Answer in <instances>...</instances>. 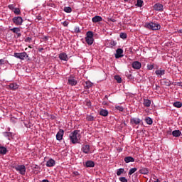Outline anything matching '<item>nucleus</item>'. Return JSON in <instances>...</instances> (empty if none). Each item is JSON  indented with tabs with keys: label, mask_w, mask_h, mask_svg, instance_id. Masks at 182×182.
<instances>
[{
	"label": "nucleus",
	"mask_w": 182,
	"mask_h": 182,
	"mask_svg": "<svg viewBox=\"0 0 182 182\" xmlns=\"http://www.w3.org/2000/svg\"><path fill=\"white\" fill-rule=\"evenodd\" d=\"M145 28L149 29V31H159L161 28V26L159 23L150 22L145 23Z\"/></svg>",
	"instance_id": "f257e3e1"
},
{
	"label": "nucleus",
	"mask_w": 182,
	"mask_h": 182,
	"mask_svg": "<svg viewBox=\"0 0 182 182\" xmlns=\"http://www.w3.org/2000/svg\"><path fill=\"white\" fill-rule=\"evenodd\" d=\"M70 139L71 140V143L73 144L79 143V132L77 130H75L73 132L70 133Z\"/></svg>",
	"instance_id": "f03ea898"
},
{
	"label": "nucleus",
	"mask_w": 182,
	"mask_h": 182,
	"mask_svg": "<svg viewBox=\"0 0 182 182\" xmlns=\"http://www.w3.org/2000/svg\"><path fill=\"white\" fill-rule=\"evenodd\" d=\"M14 56L15 58H17V59H20L21 60H25V59H28V58H29V55H28V53H26V52L15 53Z\"/></svg>",
	"instance_id": "7ed1b4c3"
},
{
	"label": "nucleus",
	"mask_w": 182,
	"mask_h": 182,
	"mask_svg": "<svg viewBox=\"0 0 182 182\" xmlns=\"http://www.w3.org/2000/svg\"><path fill=\"white\" fill-rule=\"evenodd\" d=\"M68 85L70 86H76V85H77V80L73 75H71L70 77H68Z\"/></svg>",
	"instance_id": "20e7f679"
},
{
	"label": "nucleus",
	"mask_w": 182,
	"mask_h": 182,
	"mask_svg": "<svg viewBox=\"0 0 182 182\" xmlns=\"http://www.w3.org/2000/svg\"><path fill=\"white\" fill-rule=\"evenodd\" d=\"M14 168L16 170V171H18L20 174L25 176V173H26V168L25 167V165H18L15 166Z\"/></svg>",
	"instance_id": "39448f33"
},
{
	"label": "nucleus",
	"mask_w": 182,
	"mask_h": 182,
	"mask_svg": "<svg viewBox=\"0 0 182 182\" xmlns=\"http://www.w3.org/2000/svg\"><path fill=\"white\" fill-rule=\"evenodd\" d=\"M117 45V43L113 40H107L105 42V46L107 48H114Z\"/></svg>",
	"instance_id": "423d86ee"
},
{
	"label": "nucleus",
	"mask_w": 182,
	"mask_h": 182,
	"mask_svg": "<svg viewBox=\"0 0 182 182\" xmlns=\"http://www.w3.org/2000/svg\"><path fill=\"white\" fill-rule=\"evenodd\" d=\"M13 22L14 23H15V25H17V26L22 25V22H23V19H22V17L21 16L14 17L13 18Z\"/></svg>",
	"instance_id": "0eeeda50"
},
{
	"label": "nucleus",
	"mask_w": 182,
	"mask_h": 182,
	"mask_svg": "<svg viewBox=\"0 0 182 182\" xmlns=\"http://www.w3.org/2000/svg\"><path fill=\"white\" fill-rule=\"evenodd\" d=\"M65 134V131L62 129L59 130V132L56 134V139L58 141H60L62 139H63V134Z\"/></svg>",
	"instance_id": "6e6552de"
},
{
	"label": "nucleus",
	"mask_w": 182,
	"mask_h": 182,
	"mask_svg": "<svg viewBox=\"0 0 182 182\" xmlns=\"http://www.w3.org/2000/svg\"><path fill=\"white\" fill-rule=\"evenodd\" d=\"M123 49L117 48L116 50L115 58L119 59V58H123Z\"/></svg>",
	"instance_id": "1a4fd4ad"
},
{
	"label": "nucleus",
	"mask_w": 182,
	"mask_h": 182,
	"mask_svg": "<svg viewBox=\"0 0 182 182\" xmlns=\"http://www.w3.org/2000/svg\"><path fill=\"white\" fill-rule=\"evenodd\" d=\"M132 68H133V69L139 70V69L141 68V63L139 61H134L132 63Z\"/></svg>",
	"instance_id": "9d476101"
},
{
	"label": "nucleus",
	"mask_w": 182,
	"mask_h": 182,
	"mask_svg": "<svg viewBox=\"0 0 182 182\" xmlns=\"http://www.w3.org/2000/svg\"><path fill=\"white\" fill-rule=\"evenodd\" d=\"M163 8H164L163 4L160 3H156L154 6V11H158L159 12H161V11H163Z\"/></svg>",
	"instance_id": "9b49d317"
},
{
	"label": "nucleus",
	"mask_w": 182,
	"mask_h": 182,
	"mask_svg": "<svg viewBox=\"0 0 182 182\" xmlns=\"http://www.w3.org/2000/svg\"><path fill=\"white\" fill-rule=\"evenodd\" d=\"M81 150L85 154H89V152L90 151V146L84 145V146H82Z\"/></svg>",
	"instance_id": "f8f14e48"
},
{
	"label": "nucleus",
	"mask_w": 182,
	"mask_h": 182,
	"mask_svg": "<svg viewBox=\"0 0 182 182\" xmlns=\"http://www.w3.org/2000/svg\"><path fill=\"white\" fill-rule=\"evenodd\" d=\"M102 21H103V18H102V16H95L92 18V21L94 23H97V22H102Z\"/></svg>",
	"instance_id": "ddd939ff"
},
{
	"label": "nucleus",
	"mask_w": 182,
	"mask_h": 182,
	"mask_svg": "<svg viewBox=\"0 0 182 182\" xmlns=\"http://www.w3.org/2000/svg\"><path fill=\"white\" fill-rule=\"evenodd\" d=\"M59 58L60 60H65V62H68L69 60V58H68V55L65 53H62L59 55Z\"/></svg>",
	"instance_id": "4468645a"
},
{
	"label": "nucleus",
	"mask_w": 182,
	"mask_h": 182,
	"mask_svg": "<svg viewBox=\"0 0 182 182\" xmlns=\"http://www.w3.org/2000/svg\"><path fill=\"white\" fill-rule=\"evenodd\" d=\"M55 164H56V162L53 159H49L46 162V166L47 167H53V166H55Z\"/></svg>",
	"instance_id": "2eb2a0df"
},
{
	"label": "nucleus",
	"mask_w": 182,
	"mask_h": 182,
	"mask_svg": "<svg viewBox=\"0 0 182 182\" xmlns=\"http://www.w3.org/2000/svg\"><path fill=\"white\" fill-rule=\"evenodd\" d=\"M143 105L145 106V107H150L151 101L149 99H144Z\"/></svg>",
	"instance_id": "dca6fc26"
},
{
	"label": "nucleus",
	"mask_w": 182,
	"mask_h": 182,
	"mask_svg": "<svg viewBox=\"0 0 182 182\" xmlns=\"http://www.w3.org/2000/svg\"><path fill=\"white\" fill-rule=\"evenodd\" d=\"M8 153V149L5 146H0V154L5 156Z\"/></svg>",
	"instance_id": "f3484780"
},
{
	"label": "nucleus",
	"mask_w": 182,
	"mask_h": 182,
	"mask_svg": "<svg viewBox=\"0 0 182 182\" xmlns=\"http://www.w3.org/2000/svg\"><path fill=\"white\" fill-rule=\"evenodd\" d=\"M124 161H125V163H134V158H133L132 156H126L124 159Z\"/></svg>",
	"instance_id": "a211bd4d"
},
{
	"label": "nucleus",
	"mask_w": 182,
	"mask_h": 182,
	"mask_svg": "<svg viewBox=\"0 0 182 182\" xmlns=\"http://www.w3.org/2000/svg\"><path fill=\"white\" fill-rule=\"evenodd\" d=\"M131 123H134V124H140V123H141V119L139 118H132L131 119Z\"/></svg>",
	"instance_id": "6ab92c4d"
},
{
	"label": "nucleus",
	"mask_w": 182,
	"mask_h": 182,
	"mask_svg": "<svg viewBox=\"0 0 182 182\" xmlns=\"http://www.w3.org/2000/svg\"><path fill=\"white\" fill-rule=\"evenodd\" d=\"M156 75V76H163V75H165L166 70H156L155 71Z\"/></svg>",
	"instance_id": "aec40b11"
},
{
	"label": "nucleus",
	"mask_w": 182,
	"mask_h": 182,
	"mask_svg": "<svg viewBox=\"0 0 182 182\" xmlns=\"http://www.w3.org/2000/svg\"><path fill=\"white\" fill-rule=\"evenodd\" d=\"M100 116H103L104 117H106L109 116V111L107 109H101L100 112Z\"/></svg>",
	"instance_id": "412c9836"
},
{
	"label": "nucleus",
	"mask_w": 182,
	"mask_h": 182,
	"mask_svg": "<svg viewBox=\"0 0 182 182\" xmlns=\"http://www.w3.org/2000/svg\"><path fill=\"white\" fill-rule=\"evenodd\" d=\"M173 137H180L181 136V132L180 130H174L172 132Z\"/></svg>",
	"instance_id": "4be33fe9"
},
{
	"label": "nucleus",
	"mask_w": 182,
	"mask_h": 182,
	"mask_svg": "<svg viewBox=\"0 0 182 182\" xmlns=\"http://www.w3.org/2000/svg\"><path fill=\"white\" fill-rule=\"evenodd\" d=\"M92 86H93V83H92V82H90V81H86L84 83V87H85V89H90V87H92Z\"/></svg>",
	"instance_id": "5701e85b"
},
{
	"label": "nucleus",
	"mask_w": 182,
	"mask_h": 182,
	"mask_svg": "<svg viewBox=\"0 0 182 182\" xmlns=\"http://www.w3.org/2000/svg\"><path fill=\"white\" fill-rule=\"evenodd\" d=\"M9 86L11 90H16V89H18V87H19V85L16 83H11Z\"/></svg>",
	"instance_id": "b1692460"
},
{
	"label": "nucleus",
	"mask_w": 182,
	"mask_h": 182,
	"mask_svg": "<svg viewBox=\"0 0 182 182\" xmlns=\"http://www.w3.org/2000/svg\"><path fill=\"white\" fill-rule=\"evenodd\" d=\"M85 41L87 45H93V42H95V39L93 38L85 37Z\"/></svg>",
	"instance_id": "393cba45"
},
{
	"label": "nucleus",
	"mask_w": 182,
	"mask_h": 182,
	"mask_svg": "<svg viewBox=\"0 0 182 182\" xmlns=\"http://www.w3.org/2000/svg\"><path fill=\"white\" fill-rule=\"evenodd\" d=\"M85 166L86 167H95V162H93L92 161H87V162H85Z\"/></svg>",
	"instance_id": "a878e982"
},
{
	"label": "nucleus",
	"mask_w": 182,
	"mask_h": 182,
	"mask_svg": "<svg viewBox=\"0 0 182 182\" xmlns=\"http://www.w3.org/2000/svg\"><path fill=\"white\" fill-rule=\"evenodd\" d=\"M145 122H146V124H149V125L153 124V119L151 118H150V117H146L145 118Z\"/></svg>",
	"instance_id": "bb28decb"
},
{
	"label": "nucleus",
	"mask_w": 182,
	"mask_h": 182,
	"mask_svg": "<svg viewBox=\"0 0 182 182\" xmlns=\"http://www.w3.org/2000/svg\"><path fill=\"white\" fill-rule=\"evenodd\" d=\"M140 174H149V169L147 168H142L139 170Z\"/></svg>",
	"instance_id": "cd10ccee"
},
{
	"label": "nucleus",
	"mask_w": 182,
	"mask_h": 182,
	"mask_svg": "<svg viewBox=\"0 0 182 182\" xmlns=\"http://www.w3.org/2000/svg\"><path fill=\"white\" fill-rule=\"evenodd\" d=\"M162 83L165 86H171V82L168 80H164Z\"/></svg>",
	"instance_id": "c85d7f7f"
},
{
	"label": "nucleus",
	"mask_w": 182,
	"mask_h": 182,
	"mask_svg": "<svg viewBox=\"0 0 182 182\" xmlns=\"http://www.w3.org/2000/svg\"><path fill=\"white\" fill-rule=\"evenodd\" d=\"M174 107H177L178 109H180V107H182V103L181 102H176L173 103Z\"/></svg>",
	"instance_id": "c756f323"
},
{
	"label": "nucleus",
	"mask_w": 182,
	"mask_h": 182,
	"mask_svg": "<svg viewBox=\"0 0 182 182\" xmlns=\"http://www.w3.org/2000/svg\"><path fill=\"white\" fill-rule=\"evenodd\" d=\"M125 76H126L127 77H128L129 79H130V80L134 79L133 75H132V73H130V71L126 72V73H125Z\"/></svg>",
	"instance_id": "7c9ffc66"
},
{
	"label": "nucleus",
	"mask_w": 182,
	"mask_h": 182,
	"mask_svg": "<svg viewBox=\"0 0 182 182\" xmlns=\"http://www.w3.org/2000/svg\"><path fill=\"white\" fill-rule=\"evenodd\" d=\"M124 173V168H119L117 171V176H122Z\"/></svg>",
	"instance_id": "2f4dec72"
},
{
	"label": "nucleus",
	"mask_w": 182,
	"mask_h": 182,
	"mask_svg": "<svg viewBox=\"0 0 182 182\" xmlns=\"http://www.w3.org/2000/svg\"><path fill=\"white\" fill-rule=\"evenodd\" d=\"M11 32H14V33H18L21 32V28H13L11 29Z\"/></svg>",
	"instance_id": "473e14b6"
},
{
	"label": "nucleus",
	"mask_w": 182,
	"mask_h": 182,
	"mask_svg": "<svg viewBox=\"0 0 182 182\" xmlns=\"http://www.w3.org/2000/svg\"><path fill=\"white\" fill-rule=\"evenodd\" d=\"M137 171V168H132L129 171V175L132 176V174H134V173H136Z\"/></svg>",
	"instance_id": "72a5a7b5"
},
{
	"label": "nucleus",
	"mask_w": 182,
	"mask_h": 182,
	"mask_svg": "<svg viewBox=\"0 0 182 182\" xmlns=\"http://www.w3.org/2000/svg\"><path fill=\"white\" fill-rule=\"evenodd\" d=\"M3 134H4V137H8L9 139L10 137H12V133H11V132H4Z\"/></svg>",
	"instance_id": "f704fd0d"
},
{
	"label": "nucleus",
	"mask_w": 182,
	"mask_h": 182,
	"mask_svg": "<svg viewBox=\"0 0 182 182\" xmlns=\"http://www.w3.org/2000/svg\"><path fill=\"white\" fill-rule=\"evenodd\" d=\"M136 6L141 8V6H143V0H137Z\"/></svg>",
	"instance_id": "c9c22d12"
},
{
	"label": "nucleus",
	"mask_w": 182,
	"mask_h": 182,
	"mask_svg": "<svg viewBox=\"0 0 182 182\" xmlns=\"http://www.w3.org/2000/svg\"><path fill=\"white\" fill-rule=\"evenodd\" d=\"M85 38H93V32L92 31H87L86 33Z\"/></svg>",
	"instance_id": "e433bc0d"
},
{
	"label": "nucleus",
	"mask_w": 182,
	"mask_h": 182,
	"mask_svg": "<svg viewBox=\"0 0 182 182\" xmlns=\"http://www.w3.org/2000/svg\"><path fill=\"white\" fill-rule=\"evenodd\" d=\"M115 80H117V83H122V77L119 75L114 76Z\"/></svg>",
	"instance_id": "4c0bfd02"
},
{
	"label": "nucleus",
	"mask_w": 182,
	"mask_h": 182,
	"mask_svg": "<svg viewBox=\"0 0 182 182\" xmlns=\"http://www.w3.org/2000/svg\"><path fill=\"white\" fill-rule=\"evenodd\" d=\"M64 11L67 13V14H70V12H72V8L68 6V7H65L64 8Z\"/></svg>",
	"instance_id": "58836bf2"
},
{
	"label": "nucleus",
	"mask_w": 182,
	"mask_h": 182,
	"mask_svg": "<svg viewBox=\"0 0 182 182\" xmlns=\"http://www.w3.org/2000/svg\"><path fill=\"white\" fill-rule=\"evenodd\" d=\"M80 32H82V31L79 27L76 26L74 28V33H80Z\"/></svg>",
	"instance_id": "ea45409f"
},
{
	"label": "nucleus",
	"mask_w": 182,
	"mask_h": 182,
	"mask_svg": "<svg viewBox=\"0 0 182 182\" xmlns=\"http://www.w3.org/2000/svg\"><path fill=\"white\" fill-rule=\"evenodd\" d=\"M119 37L122 38V39H127V34H126L125 33H121L119 34Z\"/></svg>",
	"instance_id": "a19ab883"
},
{
	"label": "nucleus",
	"mask_w": 182,
	"mask_h": 182,
	"mask_svg": "<svg viewBox=\"0 0 182 182\" xmlns=\"http://www.w3.org/2000/svg\"><path fill=\"white\" fill-rule=\"evenodd\" d=\"M87 120H88V122H93V121H95V117H93L92 115H88L87 117Z\"/></svg>",
	"instance_id": "79ce46f5"
},
{
	"label": "nucleus",
	"mask_w": 182,
	"mask_h": 182,
	"mask_svg": "<svg viewBox=\"0 0 182 182\" xmlns=\"http://www.w3.org/2000/svg\"><path fill=\"white\" fill-rule=\"evenodd\" d=\"M14 13L16 14V15H20L21 14V10L19 8H16L14 10Z\"/></svg>",
	"instance_id": "37998d69"
},
{
	"label": "nucleus",
	"mask_w": 182,
	"mask_h": 182,
	"mask_svg": "<svg viewBox=\"0 0 182 182\" xmlns=\"http://www.w3.org/2000/svg\"><path fill=\"white\" fill-rule=\"evenodd\" d=\"M115 109L117 110H119V112H123L124 110V108H123V107L122 106H115Z\"/></svg>",
	"instance_id": "c03bdc74"
},
{
	"label": "nucleus",
	"mask_w": 182,
	"mask_h": 182,
	"mask_svg": "<svg viewBox=\"0 0 182 182\" xmlns=\"http://www.w3.org/2000/svg\"><path fill=\"white\" fill-rule=\"evenodd\" d=\"M8 62V60H5V59H0V66L2 65H5V63H6Z\"/></svg>",
	"instance_id": "a18cd8bd"
},
{
	"label": "nucleus",
	"mask_w": 182,
	"mask_h": 182,
	"mask_svg": "<svg viewBox=\"0 0 182 182\" xmlns=\"http://www.w3.org/2000/svg\"><path fill=\"white\" fill-rule=\"evenodd\" d=\"M147 68H148L149 70H153V69H154V65L150 64V65H147Z\"/></svg>",
	"instance_id": "49530a36"
},
{
	"label": "nucleus",
	"mask_w": 182,
	"mask_h": 182,
	"mask_svg": "<svg viewBox=\"0 0 182 182\" xmlns=\"http://www.w3.org/2000/svg\"><path fill=\"white\" fill-rule=\"evenodd\" d=\"M119 181H121V182H127V179H126L125 177H120V178H119Z\"/></svg>",
	"instance_id": "de8ad7c7"
},
{
	"label": "nucleus",
	"mask_w": 182,
	"mask_h": 182,
	"mask_svg": "<svg viewBox=\"0 0 182 182\" xmlns=\"http://www.w3.org/2000/svg\"><path fill=\"white\" fill-rule=\"evenodd\" d=\"M8 7L9 8V9H11V11H14V9H15V6L14 4H9L8 6Z\"/></svg>",
	"instance_id": "09e8293b"
},
{
	"label": "nucleus",
	"mask_w": 182,
	"mask_h": 182,
	"mask_svg": "<svg viewBox=\"0 0 182 182\" xmlns=\"http://www.w3.org/2000/svg\"><path fill=\"white\" fill-rule=\"evenodd\" d=\"M31 41H32V38H31V37H27L25 39V42H31Z\"/></svg>",
	"instance_id": "8fccbe9b"
},
{
	"label": "nucleus",
	"mask_w": 182,
	"mask_h": 182,
	"mask_svg": "<svg viewBox=\"0 0 182 182\" xmlns=\"http://www.w3.org/2000/svg\"><path fill=\"white\" fill-rule=\"evenodd\" d=\"M63 26H68V25H69V22H68V21H64L63 23Z\"/></svg>",
	"instance_id": "3c124183"
},
{
	"label": "nucleus",
	"mask_w": 182,
	"mask_h": 182,
	"mask_svg": "<svg viewBox=\"0 0 182 182\" xmlns=\"http://www.w3.org/2000/svg\"><path fill=\"white\" fill-rule=\"evenodd\" d=\"M73 176H75V177H77V176H79V172H77V171H74V172H73Z\"/></svg>",
	"instance_id": "603ef678"
},
{
	"label": "nucleus",
	"mask_w": 182,
	"mask_h": 182,
	"mask_svg": "<svg viewBox=\"0 0 182 182\" xmlns=\"http://www.w3.org/2000/svg\"><path fill=\"white\" fill-rule=\"evenodd\" d=\"M176 86H181L182 87V82H175Z\"/></svg>",
	"instance_id": "864d4df0"
},
{
	"label": "nucleus",
	"mask_w": 182,
	"mask_h": 182,
	"mask_svg": "<svg viewBox=\"0 0 182 182\" xmlns=\"http://www.w3.org/2000/svg\"><path fill=\"white\" fill-rule=\"evenodd\" d=\"M36 19H38V21H42V16H37Z\"/></svg>",
	"instance_id": "5fc2aeb1"
},
{
	"label": "nucleus",
	"mask_w": 182,
	"mask_h": 182,
	"mask_svg": "<svg viewBox=\"0 0 182 182\" xmlns=\"http://www.w3.org/2000/svg\"><path fill=\"white\" fill-rule=\"evenodd\" d=\"M87 106L88 107H90V106H92V102H90V101L87 102Z\"/></svg>",
	"instance_id": "6e6d98bb"
},
{
	"label": "nucleus",
	"mask_w": 182,
	"mask_h": 182,
	"mask_svg": "<svg viewBox=\"0 0 182 182\" xmlns=\"http://www.w3.org/2000/svg\"><path fill=\"white\" fill-rule=\"evenodd\" d=\"M102 105H103L104 106H107V102L106 101H103V102H102Z\"/></svg>",
	"instance_id": "4d7b16f0"
},
{
	"label": "nucleus",
	"mask_w": 182,
	"mask_h": 182,
	"mask_svg": "<svg viewBox=\"0 0 182 182\" xmlns=\"http://www.w3.org/2000/svg\"><path fill=\"white\" fill-rule=\"evenodd\" d=\"M109 21L111 22H116V19H114V18H110Z\"/></svg>",
	"instance_id": "13d9d810"
},
{
	"label": "nucleus",
	"mask_w": 182,
	"mask_h": 182,
	"mask_svg": "<svg viewBox=\"0 0 182 182\" xmlns=\"http://www.w3.org/2000/svg\"><path fill=\"white\" fill-rule=\"evenodd\" d=\"M38 50H39V52H42V50H43V48H38Z\"/></svg>",
	"instance_id": "bf43d9fd"
},
{
	"label": "nucleus",
	"mask_w": 182,
	"mask_h": 182,
	"mask_svg": "<svg viewBox=\"0 0 182 182\" xmlns=\"http://www.w3.org/2000/svg\"><path fill=\"white\" fill-rule=\"evenodd\" d=\"M42 182H49L47 179H43Z\"/></svg>",
	"instance_id": "052dcab7"
},
{
	"label": "nucleus",
	"mask_w": 182,
	"mask_h": 182,
	"mask_svg": "<svg viewBox=\"0 0 182 182\" xmlns=\"http://www.w3.org/2000/svg\"><path fill=\"white\" fill-rule=\"evenodd\" d=\"M17 35H18V38H19V36H21V33H18Z\"/></svg>",
	"instance_id": "680f3d73"
},
{
	"label": "nucleus",
	"mask_w": 182,
	"mask_h": 182,
	"mask_svg": "<svg viewBox=\"0 0 182 182\" xmlns=\"http://www.w3.org/2000/svg\"><path fill=\"white\" fill-rule=\"evenodd\" d=\"M154 182H160V181L159 179H156V181H155Z\"/></svg>",
	"instance_id": "e2e57ef3"
},
{
	"label": "nucleus",
	"mask_w": 182,
	"mask_h": 182,
	"mask_svg": "<svg viewBox=\"0 0 182 182\" xmlns=\"http://www.w3.org/2000/svg\"><path fill=\"white\" fill-rule=\"evenodd\" d=\"M105 99H108L107 95H105Z\"/></svg>",
	"instance_id": "0e129e2a"
},
{
	"label": "nucleus",
	"mask_w": 182,
	"mask_h": 182,
	"mask_svg": "<svg viewBox=\"0 0 182 182\" xmlns=\"http://www.w3.org/2000/svg\"><path fill=\"white\" fill-rule=\"evenodd\" d=\"M124 1H125V2H127L128 0H124Z\"/></svg>",
	"instance_id": "69168bd1"
},
{
	"label": "nucleus",
	"mask_w": 182,
	"mask_h": 182,
	"mask_svg": "<svg viewBox=\"0 0 182 182\" xmlns=\"http://www.w3.org/2000/svg\"><path fill=\"white\" fill-rule=\"evenodd\" d=\"M28 48H32V47H31V46H28Z\"/></svg>",
	"instance_id": "338daca9"
},
{
	"label": "nucleus",
	"mask_w": 182,
	"mask_h": 182,
	"mask_svg": "<svg viewBox=\"0 0 182 182\" xmlns=\"http://www.w3.org/2000/svg\"><path fill=\"white\" fill-rule=\"evenodd\" d=\"M124 124H126V123H125V122H124Z\"/></svg>",
	"instance_id": "774afa93"
}]
</instances>
